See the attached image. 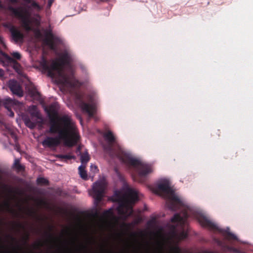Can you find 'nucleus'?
I'll use <instances>...</instances> for the list:
<instances>
[{"mask_svg": "<svg viewBox=\"0 0 253 253\" xmlns=\"http://www.w3.org/2000/svg\"><path fill=\"white\" fill-rule=\"evenodd\" d=\"M103 136L108 142V144L104 147V150L111 157L119 158L124 163L135 169L137 173V174L133 177L135 181L139 183L145 182L147 175L153 171L151 165L124 154L120 146L117 144L115 137L111 131L108 130Z\"/></svg>", "mask_w": 253, "mask_h": 253, "instance_id": "nucleus-1", "label": "nucleus"}, {"mask_svg": "<svg viewBox=\"0 0 253 253\" xmlns=\"http://www.w3.org/2000/svg\"><path fill=\"white\" fill-rule=\"evenodd\" d=\"M49 119L48 132L59 134L60 137L71 143V137H76L75 123L69 114L59 115L54 105L45 109Z\"/></svg>", "mask_w": 253, "mask_h": 253, "instance_id": "nucleus-2", "label": "nucleus"}, {"mask_svg": "<svg viewBox=\"0 0 253 253\" xmlns=\"http://www.w3.org/2000/svg\"><path fill=\"white\" fill-rule=\"evenodd\" d=\"M73 61L71 55L67 51L64 52L60 56L58 61L52 60L51 63L43 59L41 62L42 69L47 72V76L50 78L55 77V72H57L59 75L63 78L64 83L74 85L70 81L68 77L63 74V70L65 66L70 67Z\"/></svg>", "mask_w": 253, "mask_h": 253, "instance_id": "nucleus-3", "label": "nucleus"}, {"mask_svg": "<svg viewBox=\"0 0 253 253\" xmlns=\"http://www.w3.org/2000/svg\"><path fill=\"white\" fill-rule=\"evenodd\" d=\"M138 200L137 191L130 188H127L126 192L118 197V211L120 214L127 217L133 213V206Z\"/></svg>", "mask_w": 253, "mask_h": 253, "instance_id": "nucleus-4", "label": "nucleus"}, {"mask_svg": "<svg viewBox=\"0 0 253 253\" xmlns=\"http://www.w3.org/2000/svg\"><path fill=\"white\" fill-rule=\"evenodd\" d=\"M26 2L17 7L9 6V10L14 16H40L39 12L42 7L37 2L31 0H23Z\"/></svg>", "mask_w": 253, "mask_h": 253, "instance_id": "nucleus-5", "label": "nucleus"}, {"mask_svg": "<svg viewBox=\"0 0 253 253\" xmlns=\"http://www.w3.org/2000/svg\"><path fill=\"white\" fill-rule=\"evenodd\" d=\"M160 192L170 195V200L168 203V207L170 210L175 211L183 206L182 202L177 196L174 194V192L168 181H164L158 184L155 192L159 194Z\"/></svg>", "mask_w": 253, "mask_h": 253, "instance_id": "nucleus-6", "label": "nucleus"}, {"mask_svg": "<svg viewBox=\"0 0 253 253\" xmlns=\"http://www.w3.org/2000/svg\"><path fill=\"white\" fill-rule=\"evenodd\" d=\"M76 134L77 135L76 137L74 138L71 137V143H68L65 139L61 138L60 135L58 134V137H46L42 141V144L45 147L53 148L58 146L60 144V140L62 139L64 141L67 146L72 147L77 143L80 138L77 128H76Z\"/></svg>", "mask_w": 253, "mask_h": 253, "instance_id": "nucleus-7", "label": "nucleus"}, {"mask_svg": "<svg viewBox=\"0 0 253 253\" xmlns=\"http://www.w3.org/2000/svg\"><path fill=\"white\" fill-rule=\"evenodd\" d=\"M200 222L203 226L208 227L211 230L219 231L227 240H237V237L234 234L229 232V228L227 229H219L215 224L205 217L200 220Z\"/></svg>", "mask_w": 253, "mask_h": 253, "instance_id": "nucleus-8", "label": "nucleus"}, {"mask_svg": "<svg viewBox=\"0 0 253 253\" xmlns=\"http://www.w3.org/2000/svg\"><path fill=\"white\" fill-rule=\"evenodd\" d=\"M106 187V183L103 180L97 181L93 184L92 191L90 194L94 199L97 204L101 201Z\"/></svg>", "mask_w": 253, "mask_h": 253, "instance_id": "nucleus-9", "label": "nucleus"}, {"mask_svg": "<svg viewBox=\"0 0 253 253\" xmlns=\"http://www.w3.org/2000/svg\"><path fill=\"white\" fill-rule=\"evenodd\" d=\"M3 26L10 32L13 40L16 42L22 41L24 39L23 34L20 31L13 25L12 21H6L2 23Z\"/></svg>", "mask_w": 253, "mask_h": 253, "instance_id": "nucleus-10", "label": "nucleus"}, {"mask_svg": "<svg viewBox=\"0 0 253 253\" xmlns=\"http://www.w3.org/2000/svg\"><path fill=\"white\" fill-rule=\"evenodd\" d=\"M79 101V106L82 111L87 113L89 117H93L95 113V106L93 104H88L85 102L82 97L79 95L77 96Z\"/></svg>", "mask_w": 253, "mask_h": 253, "instance_id": "nucleus-11", "label": "nucleus"}, {"mask_svg": "<svg viewBox=\"0 0 253 253\" xmlns=\"http://www.w3.org/2000/svg\"><path fill=\"white\" fill-rule=\"evenodd\" d=\"M45 36L46 38L44 40V42L51 49H54L55 48V42H59L60 41L59 38L54 37L51 30H48L46 31Z\"/></svg>", "mask_w": 253, "mask_h": 253, "instance_id": "nucleus-12", "label": "nucleus"}, {"mask_svg": "<svg viewBox=\"0 0 253 253\" xmlns=\"http://www.w3.org/2000/svg\"><path fill=\"white\" fill-rule=\"evenodd\" d=\"M189 217V214L186 211L182 212V215L179 213H176L171 218V221L173 223L179 224L181 226H184L186 220Z\"/></svg>", "mask_w": 253, "mask_h": 253, "instance_id": "nucleus-13", "label": "nucleus"}, {"mask_svg": "<svg viewBox=\"0 0 253 253\" xmlns=\"http://www.w3.org/2000/svg\"><path fill=\"white\" fill-rule=\"evenodd\" d=\"M8 87L13 94L19 97H22L23 95V92L21 86L16 80H10L8 84Z\"/></svg>", "mask_w": 253, "mask_h": 253, "instance_id": "nucleus-14", "label": "nucleus"}, {"mask_svg": "<svg viewBox=\"0 0 253 253\" xmlns=\"http://www.w3.org/2000/svg\"><path fill=\"white\" fill-rule=\"evenodd\" d=\"M20 18L22 26L27 31H32L33 29L32 27V21L31 18L32 17H18Z\"/></svg>", "mask_w": 253, "mask_h": 253, "instance_id": "nucleus-15", "label": "nucleus"}, {"mask_svg": "<svg viewBox=\"0 0 253 253\" xmlns=\"http://www.w3.org/2000/svg\"><path fill=\"white\" fill-rule=\"evenodd\" d=\"M3 104L5 107L9 110L11 108V107L18 104L19 102L15 99L8 97L4 99Z\"/></svg>", "mask_w": 253, "mask_h": 253, "instance_id": "nucleus-16", "label": "nucleus"}, {"mask_svg": "<svg viewBox=\"0 0 253 253\" xmlns=\"http://www.w3.org/2000/svg\"><path fill=\"white\" fill-rule=\"evenodd\" d=\"M29 94L34 99L39 100L41 99V94L35 86L31 87L29 90Z\"/></svg>", "mask_w": 253, "mask_h": 253, "instance_id": "nucleus-17", "label": "nucleus"}, {"mask_svg": "<svg viewBox=\"0 0 253 253\" xmlns=\"http://www.w3.org/2000/svg\"><path fill=\"white\" fill-rule=\"evenodd\" d=\"M24 121L26 126L30 129H34L36 127L37 124V122L32 121L31 119L29 117H25L24 119Z\"/></svg>", "mask_w": 253, "mask_h": 253, "instance_id": "nucleus-18", "label": "nucleus"}, {"mask_svg": "<svg viewBox=\"0 0 253 253\" xmlns=\"http://www.w3.org/2000/svg\"><path fill=\"white\" fill-rule=\"evenodd\" d=\"M30 115L32 118H36L37 119H42L39 112L37 110L35 106H32L30 110Z\"/></svg>", "mask_w": 253, "mask_h": 253, "instance_id": "nucleus-19", "label": "nucleus"}, {"mask_svg": "<svg viewBox=\"0 0 253 253\" xmlns=\"http://www.w3.org/2000/svg\"><path fill=\"white\" fill-rule=\"evenodd\" d=\"M85 165H81L78 168L80 176L83 179H86L87 177V173L85 170Z\"/></svg>", "mask_w": 253, "mask_h": 253, "instance_id": "nucleus-20", "label": "nucleus"}, {"mask_svg": "<svg viewBox=\"0 0 253 253\" xmlns=\"http://www.w3.org/2000/svg\"><path fill=\"white\" fill-rule=\"evenodd\" d=\"M90 157L88 154L86 152L81 155V162L82 164V165H84L89 161Z\"/></svg>", "mask_w": 253, "mask_h": 253, "instance_id": "nucleus-21", "label": "nucleus"}, {"mask_svg": "<svg viewBox=\"0 0 253 253\" xmlns=\"http://www.w3.org/2000/svg\"><path fill=\"white\" fill-rule=\"evenodd\" d=\"M4 206L6 208V210L7 211L13 213V214H17V213L15 212V211L11 208L10 206V204L8 202H6L4 204Z\"/></svg>", "mask_w": 253, "mask_h": 253, "instance_id": "nucleus-22", "label": "nucleus"}, {"mask_svg": "<svg viewBox=\"0 0 253 253\" xmlns=\"http://www.w3.org/2000/svg\"><path fill=\"white\" fill-rule=\"evenodd\" d=\"M52 231V227L49 226V231L46 232L45 233L46 235L48 237L49 240L51 241H53L54 240L55 238L53 235V234L51 233Z\"/></svg>", "mask_w": 253, "mask_h": 253, "instance_id": "nucleus-23", "label": "nucleus"}, {"mask_svg": "<svg viewBox=\"0 0 253 253\" xmlns=\"http://www.w3.org/2000/svg\"><path fill=\"white\" fill-rule=\"evenodd\" d=\"M37 183L41 185H47L48 184V181L43 177H39L37 180Z\"/></svg>", "mask_w": 253, "mask_h": 253, "instance_id": "nucleus-24", "label": "nucleus"}, {"mask_svg": "<svg viewBox=\"0 0 253 253\" xmlns=\"http://www.w3.org/2000/svg\"><path fill=\"white\" fill-rule=\"evenodd\" d=\"M58 158L65 159L67 160H71L75 159V157L70 155H62L59 154L57 156Z\"/></svg>", "mask_w": 253, "mask_h": 253, "instance_id": "nucleus-25", "label": "nucleus"}, {"mask_svg": "<svg viewBox=\"0 0 253 253\" xmlns=\"http://www.w3.org/2000/svg\"><path fill=\"white\" fill-rule=\"evenodd\" d=\"M15 168L19 170H22L24 169V167L20 164L18 159H15L14 163Z\"/></svg>", "mask_w": 253, "mask_h": 253, "instance_id": "nucleus-26", "label": "nucleus"}, {"mask_svg": "<svg viewBox=\"0 0 253 253\" xmlns=\"http://www.w3.org/2000/svg\"><path fill=\"white\" fill-rule=\"evenodd\" d=\"M10 4L8 5V7L9 6H12L13 7H17L18 6H19L21 4H19L18 2V0H8ZM8 9L9 10V7H8Z\"/></svg>", "mask_w": 253, "mask_h": 253, "instance_id": "nucleus-27", "label": "nucleus"}, {"mask_svg": "<svg viewBox=\"0 0 253 253\" xmlns=\"http://www.w3.org/2000/svg\"><path fill=\"white\" fill-rule=\"evenodd\" d=\"M188 234L184 230L180 233L179 235V238L181 240H183L186 239L187 237Z\"/></svg>", "mask_w": 253, "mask_h": 253, "instance_id": "nucleus-28", "label": "nucleus"}, {"mask_svg": "<svg viewBox=\"0 0 253 253\" xmlns=\"http://www.w3.org/2000/svg\"><path fill=\"white\" fill-rule=\"evenodd\" d=\"M112 210L111 209H109V210L105 211L103 213V215L104 217H107L112 215Z\"/></svg>", "mask_w": 253, "mask_h": 253, "instance_id": "nucleus-29", "label": "nucleus"}, {"mask_svg": "<svg viewBox=\"0 0 253 253\" xmlns=\"http://www.w3.org/2000/svg\"><path fill=\"white\" fill-rule=\"evenodd\" d=\"M11 55L12 56V57L17 60H20L21 59V56L20 55V54L19 53V52H13L12 54H11Z\"/></svg>", "mask_w": 253, "mask_h": 253, "instance_id": "nucleus-30", "label": "nucleus"}, {"mask_svg": "<svg viewBox=\"0 0 253 253\" xmlns=\"http://www.w3.org/2000/svg\"><path fill=\"white\" fill-rule=\"evenodd\" d=\"M42 243L41 242H39L35 244V247L36 248H39L42 246Z\"/></svg>", "mask_w": 253, "mask_h": 253, "instance_id": "nucleus-31", "label": "nucleus"}, {"mask_svg": "<svg viewBox=\"0 0 253 253\" xmlns=\"http://www.w3.org/2000/svg\"><path fill=\"white\" fill-rule=\"evenodd\" d=\"M16 226H17V227H18L19 228H22V229L25 228V226L22 224H21L20 223H18L16 224Z\"/></svg>", "mask_w": 253, "mask_h": 253, "instance_id": "nucleus-32", "label": "nucleus"}, {"mask_svg": "<svg viewBox=\"0 0 253 253\" xmlns=\"http://www.w3.org/2000/svg\"><path fill=\"white\" fill-rule=\"evenodd\" d=\"M174 253H180V250L179 248L176 247L174 249Z\"/></svg>", "mask_w": 253, "mask_h": 253, "instance_id": "nucleus-33", "label": "nucleus"}, {"mask_svg": "<svg viewBox=\"0 0 253 253\" xmlns=\"http://www.w3.org/2000/svg\"><path fill=\"white\" fill-rule=\"evenodd\" d=\"M54 0H48L47 6L48 7H50L52 3L53 2Z\"/></svg>", "mask_w": 253, "mask_h": 253, "instance_id": "nucleus-34", "label": "nucleus"}, {"mask_svg": "<svg viewBox=\"0 0 253 253\" xmlns=\"http://www.w3.org/2000/svg\"><path fill=\"white\" fill-rule=\"evenodd\" d=\"M90 167H91V169L92 170H93V169L94 170V171L95 170H98L97 167L96 166H94L93 165H91Z\"/></svg>", "mask_w": 253, "mask_h": 253, "instance_id": "nucleus-35", "label": "nucleus"}, {"mask_svg": "<svg viewBox=\"0 0 253 253\" xmlns=\"http://www.w3.org/2000/svg\"><path fill=\"white\" fill-rule=\"evenodd\" d=\"M10 112L9 116L13 117L14 116V113L11 110V108L8 110Z\"/></svg>", "mask_w": 253, "mask_h": 253, "instance_id": "nucleus-36", "label": "nucleus"}, {"mask_svg": "<svg viewBox=\"0 0 253 253\" xmlns=\"http://www.w3.org/2000/svg\"><path fill=\"white\" fill-rule=\"evenodd\" d=\"M4 75V73L3 70L0 69V77H3Z\"/></svg>", "mask_w": 253, "mask_h": 253, "instance_id": "nucleus-37", "label": "nucleus"}, {"mask_svg": "<svg viewBox=\"0 0 253 253\" xmlns=\"http://www.w3.org/2000/svg\"><path fill=\"white\" fill-rule=\"evenodd\" d=\"M29 239V234L28 233L26 234L25 240L26 242Z\"/></svg>", "mask_w": 253, "mask_h": 253, "instance_id": "nucleus-38", "label": "nucleus"}, {"mask_svg": "<svg viewBox=\"0 0 253 253\" xmlns=\"http://www.w3.org/2000/svg\"><path fill=\"white\" fill-rule=\"evenodd\" d=\"M8 237L11 239V240L12 241H16V239L15 238H14L13 236H10V235H8Z\"/></svg>", "mask_w": 253, "mask_h": 253, "instance_id": "nucleus-39", "label": "nucleus"}, {"mask_svg": "<svg viewBox=\"0 0 253 253\" xmlns=\"http://www.w3.org/2000/svg\"><path fill=\"white\" fill-rule=\"evenodd\" d=\"M28 213L29 215H32L34 213V212L32 210H28Z\"/></svg>", "mask_w": 253, "mask_h": 253, "instance_id": "nucleus-40", "label": "nucleus"}, {"mask_svg": "<svg viewBox=\"0 0 253 253\" xmlns=\"http://www.w3.org/2000/svg\"><path fill=\"white\" fill-rule=\"evenodd\" d=\"M100 1L102 2H110L111 0H99Z\"/></svg>", "mask_w": 253, "mask_h": 253, "instance_id": "nucleus-41", "label": "nucleus"}, {"mask_svg": "<svg viewBox=\"0 0 253 253\" xmlns=\"http://www.w3.org/2000/svg\"><path fill=\"white\" fill-rule=\"evenodd\" d=\"M2 7V3H1V1L0 0V8H1Z\"/></svg>", "mask_w": 253, "mask_h": 253, "instance_id": "nucleus-42", "label": "nucleus"}, {"mask_svg": "<svg viewBox=\"0 0 253 253\" xmlns=\"http://www.w3.org/2000/svg\"><path fill=\"white\" fill-rule=\"evenodd\" d=\"M8 59L10 61H13V59L11 57H8Z\"/></svg>", "mask_w": 253, "mask_h": 253, "instance_id": "nucleus-43", "label": "nucleus"}, {"mask_svg": "<svg viewBox=\"0 0 253 253\" xmlns=\"http://www.w3.org/2000/svg\"><path fill=\"white\" fill-rule=\"evenodd\" d=\"M207 1V4L208 5L209 4V0H206Z\"/></svg>", "mask_w": 253, "mask_h": 253, "instance_id": "nucleus-44", "label": "nucleus"}, {"mask_svg": "<svg viewBox=\"0 0 253 253\" xmlns=\"http://www.w3.org/2000/svg\"><path fill=\"white\" fill-rule=\"evenodd\" d=\"M59 192H60V193L58 194L60 195L61 194V191L60 190Z\"/></svg>", "mask_w": 253, "mask_h": 253, "instance_id": "nucleus-45", "label": "nucleus"}, {"mask_svg": "<svg viewBox=\"0 0 253 253\" xmlns=\"http://www.w3.org/2000/svg\"><path fill=\"white\" fill-rule=\"evenodd\" d=\"M83 247L84 249H86V246H83Z\"/></svg>", "mask_w": 253, "mask_h": 253, "instance_id": "nucleus-46", "label": "nucleus"}, {"mask_svg": "<svg viewBox=\"0 0 253 253\" xmlns=\"http://www.w3.org/2000/svg\"><path fill=\"white\" fill-rule=\"evenodd\" d=\"M17 249H20V247L19 246H17Z\"/></svg>", "mask_w": 253, "mask_h": 253, "instance_id": "nucleus-47", "label": "nucleus"}, {"mask_svg": "<svg viewBox=\"0 0 253 253\" xmlns=\"http://www.w3.org/2000/svg\"><path fill=\"white\" fill-rule=\"evenodd\" d=\"M110 253H113L112 252H109Z\"/></svg>", "mask_w": 253, "mask_h": 253, "instance_id": "nucleus-48", "label": "nucleus"}, {"mask_svg": "<svg viewBox=\"0 0 253 253\" xmlns=\"http://www.w3.org/2000/svg\"><path fill=\"white\" fill-rule=\"evenodd\" d=\"M1 38L0 37V40H1Z\"/></svg>", "mask_w": 253, "mask_h": 253, "instance_id": "nucleus-49", "label": "nucleus"}]
</instances>
